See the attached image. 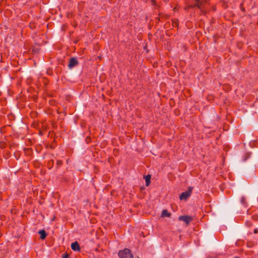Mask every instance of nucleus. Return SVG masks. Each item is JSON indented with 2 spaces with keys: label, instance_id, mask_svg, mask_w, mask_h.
I'll use <instances>...</instances> for the list:
<instances>
[{
  "label": "nucleus",
  "instance_id": "nucleus-1",
  "mask_svg": "<svg viewBox=\"0 0 258 258\" xmlns=\"http://www.w3.org/2000/svg\"><path fill=\"white\" fill-rule=\"evenodd\" d=\"M118 256L120 258H133V255L131 250L127 248L119 251Z\"/></svg>",
  "mask_w": 258,
  "mask_h": 258
},
{
  "label": "nucleus",
  "instance_id": "nucleus-2",
  "mask_svg": "<svg viewBox=\"0 0 258 258\" xmlns=\"http://www.w3.org/2000/svg\"><path fill=\"white\" fill-rule=\"evenodd\" d=\"M192 187H189L188 188V190L185 192H183L179 196V199L180 200H186L188 197L190 196L191 191H192Z\"/></svg>",
  "mask_w": 258,
  "mask_h": 258
},
{
  "label": "nucleus",
  "instance_id": "nucleus-3",
  "mask_svg": "<svg viewBox=\"0 0 258 258\" xmlns=\"http://www.w3.org/2000/svg\"><path fill=\"white\" fill-rule=\"evenodd\" d=\"M178 219L184 222L186 224H188L192 220L191 217L187 215L181 216L179 217Z\"/></svg>",
  "mask_w": 258,
  "mask_h": 258
},
{
  "label": "nucleus",
  "instance_id": "nucleus-4",
  "mask_svg": "<svg viewBox=\"0 0 258 258\" xmlns=\"http://www.w3.org/2000/svg\"><path fill=\"white\" fill-rule=\"evenodd\" d=\"M78 64L77 60L75 58H72L69 62V67L70 68H72L76 66Z\"/></svg>",
  "mask_w": 258,
  "mask_h": 258
},
{
  "label": "nucleus",
  "instance_id": "nucleus-5",
  "mask_svg": "<svg viewBox=\"0 0 258 258\" xmlns=\"http://www.w3.org/2000/svg\"><path fill=\"white\" fill-rule=\"evenodd\" d=\"M71 248L75 251H79L80 250V246L77 242L72 243Z\"/></svg>",
  "mask_w": 258,
  "mask_h": 258
},
{
  "label": "nucleus",
  "instance_id": "nucleus-6",
  "mask_svg": "<svg viewBox=\"0 0 258 258\" xmlns=\"http://www.w3.org/2000/svg\"><path fill=\"white\" fill-rule=\"evenodd\" d=\"M170 215L171 214L169 213L166 210H163L162 212L161 216L162 217H169Z\"/></svg>",
  "mask_w": 258,
  "mask_h": 258
},
{
  "label": "nucleus",
  "instance_id": "nucleus-7",
  "mask_svg": "<svg viewBox=\"0 0 258 258\" xmlns=\"http://www.w3.org/2000/svg\"><path fill=\"white\" fill-rule=\"evenodd\" d=\"M38 233L40 235V238L41 239H45V238L46 236V234L45 230H40Z\"/></svg>",
  "mask_w": 258,
  "mask_h": 258
},
{
  "label": "nucleus",
  "instance_id": "nucleus-8",
  "mask_svg": "<svg viewBox=\"0 0 258 258\" xmlns=\"http://www.w3.org/2000/svg\"><path fill=\"white\" fill-rule=\"evenodd\" d=\"M150 179H151V175H148L146 177H145V180H146V185L147 186H148L150 182Z\"/></svg>",
  "mask_w": 258,
  "mask_h": 258
},
{
  "label": "nucleus",
  "instance_id": "nucleus-9",
  "mask_svg": "<svg viewBox=\"0 0 258 258\" xmlns=\"http://www.w3.org/2000/svg\"><path fill=\"white\" fill-rule=\"evenodd\" d=\"M200 1L201 0H197V2H196V3H197L196 5L199 8H201V4L200 3Z\"/></svg>",
  "mask_w": 258,
  "mask_h": 258
},
{
  "label": "nucleus",
  "instance_id": "nucleus-10",
  "mask_svg": "<svg viewBox=\"0 0 258 258\" xmlns=\"http://www.w3.org/2000/svg\"><path fill=\"white\" fill-rule=\"evenodd\" d=\"M244 198H242L241 199V202L243 203L244 202Z\"/></svg>",
  "mask_w": 258,
  "mask_h": 258
},
{
  "label": "nucleus",
  "instance_id": "nucleus-11",
  "mask_svg": "<svg viewBox=\"0 0 258 258\" xmlns=\"http://www.w3.org/2000/svg\"><path fill=\"white\" fill-rule=\"evenodd\" d=\"M254 233H256L257 232V230L256 229H255L254 231Z\"/></svg>",
  "mask_w": 258,
  "mask_h": 258
},
{
  "label": "nucleus",
  "instance_id": "nucleus-12",
  "mask_svg": "<svg viewBox=\"0 0 258 258\" xmlns=\"http://www.w3.org/2000/svg\"><path fill=\"white\" fill-rule=\"evenodd\" d=\"M68 256L67 255H66V256H63V258H67Z\"/></svg>",
  "mask_w": 258,
  "mask_h": 258
},
{
  "label": "nucleus",
  "instance_id": "nucleus-13",
  "mask_svg": "<svg viewBox=\"0 0 258 258\" xmlns=\"http://www.w3.org/2000/svg\"><path fill=\"white\" fill-rule=\"evenodd\" d=\"M235 258H238V257H235Z\"/></svg>",
  "mask_w": 258,
  "mask_h": 258
}]
</instances>
